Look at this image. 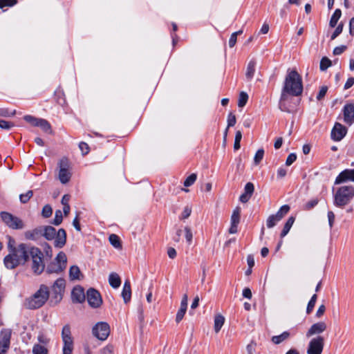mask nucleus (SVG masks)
I'll return each mask as SVG.
<instances>
[{
  "mask_svg": "<svg viewBox=\"0 0 354 354\" xmlns=\"http://www.w3.org/2000/svg\"><path fill=\"white\" fill-rule=\"evenodd\" d=\"M303 92L302 78L295 70H288L280 98V109L286 111L284 102L288 95L299 96Z\"/></svg>",
  "mask_w": 354,
  "mask_h": 354,
  "instance_id": "f257e3e1",
  "label": "nucleus"
},
{
  "mask_svg": "<svg viewBox=\"0 0 354 354\" xmlns=\"http://www.w3.org/2000/svg\"><path fill=\"white\" fill-rule=\"evenodd\" d=\"M31 246L20 243L16 249H11L3 259V263L8 269H14L19 265H24L29 259V251Z\"/></svg>",
  "mask_w": 354,
  "mask_h": 354,
  "instance_id": "f03ea898",
  "label": "nucleus"
},
{
  "mask_svg": "<svg viewBox=\"0 0 354 354\" xmlns=\"http://www.w3.org/2000/svg\"><path fill=\"white\" fill-rule=\"evenodd\" d=\"M49 297V291L47 286L41 285L39 289L26 300V306L30 309H35L42 306Z\"/></svg>",
  "mask_w": 354,
  "mask_h": 354,
  "instance_id": "7ed1b4c3",
  "label": "nucleus"
},
{
  "mask_svg": "<svg viewBox=\"0 0 354 354\" xmlns=\"http://www.w3.org/2000/svg\"><path fill=\"white\" fill-rule=\"evenodd\" d=\"M43 257V253L39 248L30 247L29 259H31V269L35 274H39L44 271L45 265Z\"/></svg>",
  "mask_w": 354,
  "mask_h": 354,
  "instance_id": "20e7f679",
  "label": "nucleus"
},
{
  "mask_svg": "<svg viewBox=\"0 0 354 354\" xmlns=\"http://www.w3.org/2000/svg\"><path fill=\"white\" fill-rule=\"evenodd\" d=\"M354 196V188L351 186L341 187L335 195L334 204L342 207L348 204Z\"/></svg>",
  "mask_w": 354,
  "mask_h": 354,
  "instance_id": "39448f33",
  "label": "nucleus"
},
{
  "mask_svg": "<svg viewBox=\"0 0 354 354\" xmlns=\"http://www.w3.org/2000/svg\"><path fill=\"white\" fill-rule=\"evenodd\" d=\"M67 263V257L64 252H59L55 259V261L50 263L46 269L48 273H59L65 270Z\"/></svg>",
  "mask_w": 354,
  "mask_h": 354,
  "instance_id": "423d86ee",
  "label": "nucleus"
},
{
  "mask_svg": "<svg viewBox=\"0 0 354 354\" xmlns=\"http://www.w3.org/2000/svg\"><path fill=\"white\" fill-rule=\"evenodd\" d=\"M0 216L3 222L10 228L19 230L24 227V223L19 218L6 212H1Z\"/></svg>",
  "mask_w": 354,
  "mask_h": 354,
  "instance_id": "0eeeda50",
  "label": "nucleus"
},
{
  "mask_svg": "<svg viewBox=\"0 0 354 354\" xmlns=\"http://www.w3.org/2000/svg\"><path fill=\"white\" fill-rule=\"evenodd\" d=\"M59 180L63 184L68 183L71 177L70 171V163L67 158H62L59 163Z\"/></svg>",
  "mask_w": 354,
  "mask_h": 354,
  "instance_id": "6e6552de",
  "label": "nucleus"
},
{
  "mask_svg": "<svg viewBox=\"0 0 354 354\" xmlns=\"http://www.w3.org/2000/svg\"><path fill=\"white\" fill-rule=\"evenodd\" d=\"M24 119L33 127H38L41 129L48 133H52L51 126L50 123L45 119L37 118L34 116L27 115L24 117Z\"/></svg>",
  "mask_w": 354,
  "mask_h": 354,
  "instance_id": "1a4fd4ad",
  "label": "nucleus"
},
{
  "mask_svg": "<svg viewBox=\"0 0 354 354\" xmlns=\"http://www.w3.org/2000/svg\"><path fill=\"white\" fill-rule=\"evenodd\" d=\"M324 346V338L317 335L310 339L307 348V354H322Z\"/></svg>",
  "mask_w": 354,
  "mask_h": 354,
  "instance_id": "9d476101",
  "label": "nucleus"
},
{
  "mask_svg": "<svg viewBox=\"0 0 354 354\" xmlns=\"http://www.w3.org/2000/svg\"><path fill=\"white\" fill-rule=\"evenodd\" d=\"M290 210V207L288 205H284L281 207L279 210L275 214L269 216L266 221V225L268 228H272L279 222L283 216L288 214Z\"/></svg>",
  "mask_w": 354,
  "mask_h": 354,
  "instance_id": "9b49d317",
  "label": "nucleus"
},
{
  "mask_svg": "<svg viewBox=\"0 0 354 354\" xmlns=\"http://www.w3.org/2000/svg\"><path fill=\"white\" fill-rule=\"evenodd\" d=\"M109 333V326L105 322L97 323L93 328V334L100 340H105Z\"/></svg>",
  "mask_w": 354,
  "mask_h": 354,
  "instance_id": "f8f14e48",
  "label": "nucleus"
},
{
  "mask_svg": "<svg viewBox=\"0 0 354 354\" xmlns=\"http://www.w3.org/2000/svg\"><path fill=\"white\" fill-rule=\"evenodd\" d=\"M87 301L92 308H98L102 303L100 294L95 289L91 288L87 291Z\"/></svg>",
  "mask_w": 354,
  "mask_h": 354,
  "instance_id": "ddd939ff",
  "label": "nucleus"
},
{
  "mask_svg": "<svg viewBox=\"0 0 354 354\" xmlns=\"http://www.w3.org/2000/svg\"><path fill=\"white\" fill-rule=\"evenodd\" d=\"M11 332L10 330H3L0 335V354H5L9 348Z\"/></svg>",
  "mask_w": 354,
  "mask_h": 354,
  "instance_id": "4468645a",
  "label": "nucleus"
},
{
  "mask_svg": "<svg viewBox=\"0 0 354 354\" xmlns=\"http://www.w3.org/2000/svg\"><path fill=\"white\" fill-rule=\"evenodd\" d=\"M327 328V325L324 322H319L313 324L306 332V337H310L313 335H319L324 333Z\"/></svg>",
  "mask_w": 354,
  "mask_h": 354,
  "instance_id": "2eb2a0df",
  "label": "nucleus"
},
{
  "mask_svg": "<svg viewBox=\"0 0 354 354\" xmlns=\"http://www.w3.org/2000/svg\"><path fill=\"white\" fill-rule=\"evenodd\" d=\"M347 129L340 123H335L331 131V138L335 141H340L346 134Z\"/></svg>",
  "mask_w": 354,
  "mask_h": 354,
  "instance_id": "dca6fc26",
  "label": "nucleus"
},
{
  "mask_svg": "<svg viewBox=\"0 0 354 354\" xmlns=\"http://www.w3.org/2000/svg\"><path fill=\"white\" fill-rule=\"evenodd\" d=\"M344 121L351 125L354 122V104H346L343 109Z\"/></svg>",
  "mask_w": 354,
  "mask_h": 354,
  "instance_id": "f3484780",
  "label": "nucleus"
},
{
  "mask_svg": "<svg viewBox=\"0 0 354 354\" xmlns=\"http://www.w3.org/2000/svg\"><path fill=\"white\" fill-rule=\"evenodd\" d=\"M65 288V280L62 278L57 279L53 287L52 290L55 295V299L57 301H60L62 297V292Z\"/></svg>",
  "mask_w": 354,
  "mask_h": 354,
  "instance_id": "a211bd4d",
  "label": "nucleus"
},
{
  "mask_svg": "<svg viewBox=\"0 0 354 354\" xmlns=\"http://www.w3.org/2000/svg\"><path fill=\"white\" fill-rule=\"evenodd\" d=\"M346 180L354 181V169H346L341 172L335 179V184H340Z\"/></svg>",
  "mask_w": 354,
  "mask_h": 354,
  "instance_id": "6ab92c4d",
  "label": "nucleus"
},
{
  "mask_svg": "<svg viewBox=\"0 0 354 354\" xmlns=\"http://www.w3.org/2000/svg\"><path fill=\"white\" fill-rule=\"evenodd\" d=\"M54 245L56 248H62L64 246L66 241V231L61 228L56 233Z\"/></svg>",
  "mask_w": 354,
  "mask_h": 354,
  "instance_id": "aec40b11",
  "label": "nucleus"
},
{
  "mask_svg": "<svg viewBox=\"0 0 354 354\" xmlns=\"http://www.w3.org/2000/svg\"><path fill=\"white\" fill-rule=\"evenodd\" d=\"M71 297L74 302L82 303L85 299L84 290L81 287L74 288L72 291Z\"/></svg>",
  "mask_w": 354,
  "mask_h": 354,
  "instance_id": "412c9836",
  "label": "nucleus"
},
{
  "mask_svg": "<svg viewBox=\"0 0 354 354\" xmlns=\"http://www.w3.org/2000/svg\"><path fill=\"white\" fill-rule=\"evenodd\" d=\"M61 336L63 343L74 342L71 334V328L69 324H66L63 326Z\"/></svg>",
  "mask_w": 354,
  "mask_h": 354,
  "instance_id": "4be33fe9",
  "label": "nucleus"
},
{
  "mask_svg": "<svg viewBox=\"0 0 354 354\" xmlns=\"http://www.w3.org/2000/svg\"><path fill=\"white\" fill-rule=\"evenodd\" d=\"M122 297L124 299V303H128L131 300V289L130 282L127 280L123 286L122 291Z\"/></svg>",
  "mask_w": 354,
  "mask_h": 354,
  "instance_id": "5701e85b",
  "label": "nucleus"
},
{
  "mask_svg": "<svg viewBox=\"0 0 354 354\" xmlns=\"http://www.w3.org/2000/svg\"><path fill=\"white\" fill-rule=\"evenodd\" d=\"M41 236H42V227H39L25 232V237L28 239L37 240Z\"/></svg>",
  "mask_w": 354,
  "mask_h": 354,
  "instance_id": "b1692460",
  "label": "nucleus"
},
{
  "mask_svg": "<svg viewBox=\"0 0 354 354\" xmlns=\"http://www.w3.org/2000/svg\"><path fill=\"white\" fill-rule=\"evenodd\" d=\"M56 230L52 226L42 227V236L48 240H53L55 237Z\"/></svg>",
  "mask_w": 354,
  "mask_h": 354,
  "instance_id": "393cba45",
  "label": "nucleus"
},
{
  "mask_svg": "<svg viewBox=\"0 0 354 354\" xmlns=\"http://www.w3.org/2000/svg\"><path fill=\"white\" fill-rule=\"evenodd\" d=\"M109 283L113 288H118L121 284L120 276L116 272H111L109 276Z\"/></svg>",
  "mask_w": 354,
  "mask_h": 354,
  "instance_id": "a878e982",
  "label": "nucleus"
},
{
  "mask_svg": "<svg viewBox=\"0 0 354 354\" xmlns=\"http://www.w3.org/2000/svg\"><path fill=\"white\" fill-rule=\"evenodd\" d=\"M256 69V62L254 60H251L248 64L246 71H245V77L248 80H251L254 75Z\"/></svg>",
  "mask_w": 354,
  "mask_h": 354,
  "instance_id": "bb28decb",
  "label": "nucleus"
},
{
  "mask_svg": "<svg viewBox=\"0 0 354 354\" xmlns=\"http://www.w3.org/2000/svg\"><path fill=\"white\" fill-rule=\"evenodd\" d=\"M69 277L71 280H80L82 278L80 270L77 266H73L70 268Z\"/></svg>",
  "mask_w": 354,
  "mask_h": 354,
  "instance_id": "cd10ccee",
  "label": "nucleus"
},
{
  "mask_svg": "<svg viewBox=\"0 0 354 354\" xmlns=\"http://www.w3.org/2000/svg\"><path fill=\"white\" fill-rule=\"evenodd\" d=\"M225 323V317L221 314L216 315L214 317V329L217 333L220 331Z\"/></svg>",
  "mask_w": 354,
  "mask_h": 354,
  "instance_id": "c85d7f7f",
  "label": "nucleus"
},
{
  "mask_svg": "<svg viewBox=\"0 0 354 354\" xmlns=\"http://www.w3.org/2000/svg\"><path fill=\"white\" fill-rule=\"evenodd\" d=\"M294 222H295V217L290 216L288 218V219L287 220L286 223H285L283 230L281 233V237H284L289 232Z\"/></svg>",
  "mask_w": 354,
  "mask_h": 354,
  "instance_id": "c756f323",
  "label": "nucleus"
},
{
  "mask_svg": "<svg viewBox=\"0 0 354 354\" xmlns=\"http://www.w3.org/2000/svg\"><path fill=\"white\" fill-rule=\"evenodd\" d=\"M33 354H48V349L46 346L40 344H35L32 347Z\"/></svg>",
  "mask_w": 354,
  "mask_h": 354,
  "instance_id": "7c9ffc66",
  "label": "nucleus"
},
{
  "mask_svg": "<svg viewBox=\"0 0 354 354\" xmlns=\"http://www.w3.org/2000/svg\"><path fill=\"white\" fill-rule=\"evenodd\" d=\"M290 337V333L287 331L283 332L279 335L273 336L272 341L275 344H279L285 341Z\"/></svg>",
  "mask_w": 354,
  "mask_h": 354,
  "instance_id": "2f4dec72",
  "label": "nucleus"
},
{
  "mask_svg": "<svg viewBox=\"0 0 354 354\" xmlns=\"http://www.w3.org/2000/svg\"><path fill=\"white\" fill-rule=\"evenodd\" d=\"M236 120L235 115L233 114L232 113H230L228 115V117H227V127L224 133V136H223L224 141H225L226 138H227L228 128L230 127H233L236 124Z\"/></svg>",
  "mask_w": 354,
  "mask_h": 354,
  "instance_id": "473e14b6",
  "label": "nucleus"
},
{
  "mask_svg": "<svg viewBox=\"0 0 354 354\" xmlns=\"http://www.w3.org/2000/svg\"><path fill=\"white\" fill-rule=\"evenodd\" d=\"M341 15H342L341 10L339 9H336L330 20L329 25L330 27L333 28L337 25L338 20L341 17Z\"/></svg>",
  "mask_w": 354,
  "mask_h": 354,
  "instance_id": "72a5a7b5",
  "label": "nucleus"
},
{
  "mask_svg": "<svg viewBox=\"0 0 354 354\" xmlns=\"http://www.w3.org/2000/svg\"><path fill=\"white\" fill-rule=\"evenodd\" d=\"M109 240L111 244L115 248H121V242L120 238L116 234H112L109 236Z\"/></svg>",
  "mask_w": 354,
  "mask_h": 354,
  "instance_id": "f704fd0d",
  "label": "nucleus"
},
{
  "mask_svg": "<svg viewBox=\"0 0 354 354\" xmlns=\"http://www.w3.org/2000/svg\"><path fill=\"white\" fill-rule=\"evenodd\" d=\"M241 209L236 207L232 212L231 216V224H239L240 221Z\"/></svg>",
  "mask_w": 354,
  "mask_h": 354,
  "instance_id": "c9c22d12",
  "label": "nucleus"
},
{
  "mask_svg": "<svg viewBox=\"0 0 354 354\" xmlns=\"http://www.w3.org/2000/svg\"><path fill=\"white\" fill-rule=\"evenodd\" d=\"M74 348V342L63 343L62 354H72Z\"/></svg>",
  "mask_w": 354,
  "mask_h": 354,
  "instance_id": "e433bc0d",
  "label": "nucleus"
},
{
  "mask_svg": "<svg viewBox=\"0 0 354 354\" xmlns=\"http://www.w3.org/2000/svg\"><path fill=\"white\" fill-rule=\"evenodd\" d=\"M248 100V95L244 92L241 91L239 94V100H238V106L239 107H243L247 103Z\"/></svg>",
  "mask_w": 354,
  "mask_h": 354,
  "instance_id": "4c0bfd02",
  "label": "nucleus"
},
{
  "mask_svg": "<svg viewBox=\"0 0 354 354\" xmlns=\"http://www.w3.org/2000/svg\"><path fill=\"white\" fill-rule=\"evenodd\" d=\"M264 156V150L263 149H259L256 152L254 157V164L255 165H258L261 161L263 160Z\"/></svg>",
  "mask_w": 354,
  "mask_h": 354,
  "instance_id": "58836bf2",
  "label": "nucleus"
},
{
  "mask_svg": "<svg viewBox=\"0 0 354 354\" xmlns=\"http://www.w3.org/2000/svg\"><path fill=\"white\" fill-rule=\"evenodd\" d=\"M63 219L62 212L60 209H57L55 213V218L53 221V224L59 225L62 223Z\"/></svg>",
  "mask_w": 354,
  "mask_h": 354,
  "instance_id": "ea45409f",
  "label": "nucleus"
},
{
  "mask_svg": "<svg viewBox=\"0 0 354 354\" xmlns=\"http://www.w3.org/2000/svg\"><path fill=\"white\" fill-rule=\"evenodd\" d=\"M39 344L46 346L50 342V339L43 333H39L37 336Z\"/></svg>",
  "mask_w": 354,
  "mask_h": 354,
  "instance_id": "a19ab883",
  "label": "nucleus"
},
{
  "mask_svg": "<svg viewBox=\"0 0 354 354\" xmlns=\"http://www.w3.org/2000/svg\"><path fill=\"white\" fill-rule=\"evenodd\" d=\"M330 65L331 61L328 58L324 57L321 59L320 62V70L326 71L328 67L330 66Z\"/></svg>",
  "mask_w": 354,
  "mask_h": 354,
  "instance_id": "79ce46f5",
  "label": "nucleus"
},
{
  "mask_svg": "<svg viewBox=\"0 0 354 354\" xmlns=\"http://www.w3.org/2000/svg\"><path fill=\"white\" fill-rule=\"evenodd\" d=\"M197 178V176L196 174H192L190 176H189L184 181V185L185 187H189L192 185L194 183Z\"/></svg>",
  "mask_w": 354,
  "mask_h": 354,
  "instance_id": "37998d69",
  "label": "nucleus"
},
{
  "mask_svg": "<svg viewBox=\"0 0 354 354\" xmlns=\"http://www.w3.org/2000/svg\"><path fill=\"white\" fill-rule=\"evenodd\" d=\"M33 192L32 190L28 191L26 194H22L19 196V198L21 203H27L30 198L32 196Z\"/></svg>",
  "mask_w": 354,
  "mask_h": 354,
  "instance_id": "c03bdc74",
  "label": "nucleus"
},
{
  "mask_svg": "<svg viewBox=\"0 0 354 354\" xmlns=\"http://www.w3.org/2000/svg\"><path fill=\"white\" fill-rule=\"evenodd\" d=\"M187 308H185V307H182V306L180 307V309L177 312V314L176 316V322L177 323H179L183 319V318L187 311Z\"/></svg>",
  "mask_w": 354,
  "mask_h": 354,
  "instance_id": "a18cd8bd",
  "label": "nucleus"
},
{
  "mask_svg": "<svg viewBox=\"0 0 354 354\" xmlns=\"http://www.w3.org/2000/svg\"><path fill=\"white\" fill-rule=\"evenodd\" d=\"M185 236L188 244H191L193 239V234L192 230L189 227H185L184 229Z\"/></svg>",
  "mask_w": 354,
  "mask_h": 354,
  "instance_id": "49530a36",
  "label": "nucleus"
},
{
  "mask_svg": "<svg viewBox=\"0 0 354 354\" xmlns=\"http://www.w3.org/2000/svg\"><path fill=\"white\" fill-rule=\"evenodd\" d=\"M241 33H242V30H239V31L235 32L232 34V35L229 39V46L230 48H232L234 46V45L236 43L237 35H240Z\"/></svg>",
  "mask_w": 354,
  "mask_h": 354,
  "instance_id": "de8ad7c7",
  "label": "nucleus"
},
{
  "mask_svg": "<svg viewBox=\"0 0 354 354\" xmlns=\"http://www.w3.org/2000/svg\"><path fill=\"white\" fill-rule=\"evenodd\" d=\"M317 295H313L310 301L308 302L306 309V313L308 314H309L313 310L317 301Z\"/></svg>",
  "mask_w": 354,
  "mask_h": 354,
  "instance_id": "09e8293b",
  "label": "nucleus"
},
{
  "mask_svg": "<svg viewBox=\"0 0 354 354\" xmlns=\"http://www.w3.org/2000/svg\"><path fill=\"white\" fill-rule=\"evenodd\" d=\"M53 213L52 207L49 205H45L41 212V214L44 218H49Z\"/></svg>",
  "mask_w": 354,
  "mask_h": 354,
  "instance_id": "8fccbe9b",
  "label": "nucleus"
},
{
  "mask_svg": "<svg viewBox=\"0 0 354 354\" xmlns=\"http://www.w3.org/2000/svg\"><path fill=\"white\" fill-rule=\"evenodd\" d=\"M17 0H0V8L12 6L17 3Z\"/></svg>",
  "mask_w": 354,
  "mask_h": 354,
  "instance_id": "3c124183",
  "label": "nucleus"
},
{
  "mask_svg": "<svg viewBox=\"0 0 354 354\" xmlns=\"http://www.w3.org/2000/svg\"><path fill=\"white\" fill-rule=\"evenodd\" d=\"M343 24L342 23H340L337 27L336 28V29L335 30L334 32L333 33V35H331V39L333 40L335 39L339 34L342 33V30H343Z\"/></svg>",
  "mask_w": 354,
  "mask_h": 354,
  "instance_id": "603ef678",
  "label": "nucleus"
},
{
  "mask_svg": "<svg viewBox=\"0 0 354 354\" xmlns=\"http://www.w3.org/2000/svg\"><path fill=\"white\" fill-rule=\"evenodd\" d=\"M254 190V185L252 183H246L244 189V192L248 195L252 196Z\"/></svg>",
  "mask_w": 354,
  "mask_h": 354,
  "instance_id": "864d4df0",
  "label": "nucleus"
},
{
  "mask_svg": "<svg viewBox=\"0 0 354 354\" xmlns=\"http://www.w3.org/2000/svg\"><path fill=\"white\" fill-rule=\"evenodd\" d=\"M14 127L13 123L10 122L6 120H0V128L3 129H10L11 127Z\"/></svg>",
  "mask_w": 354,
  "mask_h": 354,
  "instance_id": "5fc2aeb1",
  "label": "nucleus"
},
{
  "mask_svg": "<svg viewBox=\"0 0 354 354\" xmlns=\"http://www.w3.org/2000/svg\"><path fill=\"white\" fill-rule=\"evenodd\" d=\"M79 148L83 155H86L89 152V147L86 142H81L79 144Z\"/></svg>",
  "mask_w": 354,
  "mask_h": 354,
  "instance_id": "6e6d98bb",
  "label": "nucleus"
},
{
  "mask_svg": "<svg viewBox=\"0 0 354 354\" xmlns=\"http://www.w3.org/2000/svg\"><path fill=\"white\" fill-rule=\"evenodd\" d=\"M192 213V208L189 206H186L181 214V218L182 219H186Z\"/></svg>",
  "mask_w": 354,
  "mask_h": 354,
  "instance_id": "4d7b16f0",
  "label": "nucleus"
},
{
  "mask_svg": "<svg viewBox=\"0 0 354 354\" xmlns=\"http://www.w3.org/2000/svg\"><path fill=\"white\" fill-rule=\"evenodd\" d=\"M297 159V156L295 153H290L288 155L287 159H286V165L287 166H290Z\"/></svg>",
  "mask_w": 354,
  "mask_h": 354,
  "instance_id": "13d9d810",
  "label": "nucleus"
},
{
  "mask_svg": "<svg viewBox=\"0 0 354 354\" xmlns=\"http://www.w3.org/2000/svg\"><path fill=\"white\" fill-rule=\"evenodd\" d=\"M327 91H328V87L327 86H322L320 88L319 92V93L317 95V99L318 100H321L325 96Z\"/></svg>",
  "mask_w": 354,
  "mask_h": 354,
  "instance_id": "bf43d9fd",
  "label": "nucleus"
},
{
  "mask_svg": "<svg viewBox=\"0 0 354 354\" xmlns=\"http://www.w3.org/2000/svg\"><path fill=\"white\" fill-rule=\"evenodd\" d=\"M317 203H318L317 199H313L306 203L305 209L309 210V209L313 208L315 205H317Z\"/></svg>",
  "mask_w": 354,
  "mask_h": 354,
  "instance_id": "052dcab7",
  "label": "nucleus"
},
{
  "mask_svg": "<svg viewBox=\"0 0 354 354\" xmlns=\"http://www.w3.org/2000/svg\"><path fill=\"white\" fill-rule=\"evenodd\" d=\"M346 47L345 46L335 47L333 50V54L335 55H341L346 50Z\"/></svg>",
  "mask_w": 354,
  "mask_h": 354,
  "instance_id": "680f3d73",
  "label": "nucleus"
},
{
  "mask_svg": "<svg viewBox=\"0 0 354 354\" xmlns=\"http://www.w3.org/2000/svg\"><path fill=\"white\" fill-rule=\"evenodd\" d=\"M328 218L329 226L331 228L333 225V223L335 221V214L332 211H329L328 212Z\"/></svg>",
  "mask_w": 354,
  "mask_h": 354,
  "instance_id": "e2e57ef3",
  "label": "nucleus"
},
{
  "mask_svg": "<svg viewBox=\"0 0 354 354\" xmlns=\"http://www.w3.org/2000/svg\"><path fill=\"white\" fill-rule=\"evenodd\" d=\"M113 348L112 346H106L101 350V354H112Z\"/></svg>",
  "mask_w": 354,
  "mask_h": 354,
  "instance_id": "0e129e2a",
  "label": "nucleus"
},
{
  "mask_svg": "<svg viewBox=\"0 0 354 354\" xmlns=\"http://www.w3.org/2000/svg\"><path fill=\"white\" fill-rule=\"evenodd\" d=\"M252 292L249 288H245L243 290V296L247 299H250L252 298Z\"/></svg>",
  "mask_w": 354,
  "mask_h": 354,
  "instance_id": "69168bd1",
  "label": "nucleus"
},
{
  "mask_svg": "<svg viewBox=\"0 0 354 354\" xmlns=\"http://www.w3.org/2000/svg\"><path fill=\"white\" fill-rule=\"evenodd\" d=\"M286 174H287V170H286V169H285L283 167H280L277 170V176L280 178L285 177Z\"/></svg>",
  "mask_w": 354,
  "mask_h": 354,
  "instance_id": "338daca9",
  "label": "nucleus"
},
{
  "mask_svg": "<svg viewBox=\"0 0 354 354\" xmlns=\"http://www.w3.org/2000/svg\"><path fill=\"white\" fill-rule=\"evenodd\" d=\"M353 84H354V78L349 77L344 84V88L348 89V88H351Z\"/></svg>",
  "mask_w": 354,
  "mask_h": 354,
  "instance_id": "774afa93",
  "label": "nucleus"
}]
</instances>
